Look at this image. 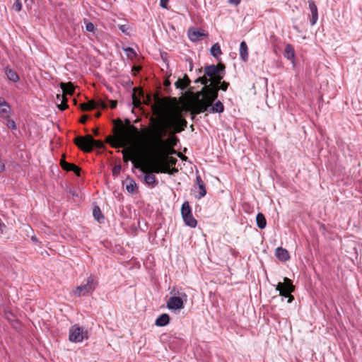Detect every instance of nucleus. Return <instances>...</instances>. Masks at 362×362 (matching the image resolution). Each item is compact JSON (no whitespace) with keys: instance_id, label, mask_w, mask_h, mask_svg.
<instances>
[{"instance_id":"f8f14e48","label":"nucleus","mask_w":362,"mask_h":362,"mask_svg":"<svg viewBox=\"0 0 362 362\" xmlns=\"http://www.w3.org/2000/svg\"><path fill=\"white\" fill-rule=\"evenodd\" d=\"M98 105H100L103 108H106L107 106V104L103 101H100L98 103H96L95 101L90 100L88 103H82L81 105V108L83 111H87V110L94 109V108L97 107Z\"/></svg>"},{"instance_id":"b1692460","label":"nucleus","mask_w":362,"mask_h":362,"mask_svg":"<svg viewBox=\"0 0 362 362\" xmlns=\"http://www.w3.org/2000/svg\"><path fill=\"white\" fill-rule=\"evenodd\" d=\"M5 74L7 78L13 82H17L19 80V76L17 73L11 69H6Z\"/></svg>"},{"instance_id":"f03ea898","label":"nucleus","mask_w":362,"mask_h":362,"mask_svg":"<svg viewBox=\"0 0 362 362\" xmlns=\"http://www.w3.org/2000/svg\"><path fill=\"white\" fill-rule=\"evenodd\" d=\"M225 66L221 64L210 65L205 67L206 76L198 78L195 82L204 85L202 98L197 99L191 110L192 115H197L206 111L209 107L218 97V86L223 78Z\"/></svg>"},{"instance_id":"0eeeda50","label":"nucleus","mask_w":362,"mask_h":362,"mask_svg":"<svg viewBox=\"0 0 362 362\" xmlns=\"http://www.w3.org/2000/svg\"><path fill=\"white\" fill-rule=\"evenodd\" d=\"M276 289L279 291L281 296L288 298V303L292 302L293 296L291 293L294 291L295 288L289 279L285 277L284 283L279 282L276 285Z\"/></svg>"},{"instance_id":"dca6fc26","label":"nucleus","mask_w":362,"mask_h":362,"mask_svg":"<svg viewBox=\"0 0 362 362\" xmlns=\"http://www.w3.org/2000/svg\"><path fill=\"white\" fill-rule=\"evenodd\" d=\"M190 83V80L188 76L185 74L183 78H178L175 83V86L177 88L180 90H185Z\"/></svg>"},{"instance_id":"5701e85b","label":"nucleus","mask_w":362,"mask_h":362,"mask_svg":"<svg viewBox=\"0 0 362 362\" xmlns=\"http://www.w3.org/2000/svg\"><path fill=\"white\" fill-rule=\"evenodd\" d=\"M122 154H123L124 161H125V162H127L129 160H132V162H133L134 160L137 161V162H141V163H147L148 162V161L139 160L136 158L132 159V156L134 155V152L130 149H124L122 151ZM132 163L134 164V163Z\"/></svg>"},{"instance_id":"20e7f679","label":"nucleus","mask_w":362,"mask_h":362,"mask_svg":"<svg viewBox=\"0 0 362 362\" xmlns=\"http://www.w3.org/2000/svg\"><path fill=\"white\" fill-rule=\"evenodd\" d=\"M134 166L136 168H140L142 172H150L155 173H168L170 175H174L178 172V170L175 168H170L167 166L166 164L161 165H141V162L134 160Z\"/></svg>"},{"instance_id":"412c9836","label":"nucleus","mask_w":362,"mask_h":362,"mask_svg":"<svg viewBox=\"0 0 362 362\" xmlns=\"http://www.w3.org/2000/svg\"><path fill=\"white\" fill-rule=\"evenodd\" d=\"M170 322V317L168 314L163 313L160 315L156 320L155 325L158 327L167 325Z\"/></svg>"},{"instance_id":"f3484780","label":"nucleus","mask_w":362,"mask_h":362,"mask_svg":"<svg viewBox=\"0 0 362 362\" xmlns=\"http://www.w3.org/2000/svg\"><path fill=\"white\" fill-rule=\"evenodd\" d=\"M10 106L8 104L4 101L0 103V117L3 119H8L10 116Z\"/></svg>"},{"instance_id":"7c9ffc66","label":"nucleus","mask_w":362,"mask_h":362,"mask_svg":"<svg viewBox=\"0 0 362 362\" xmlns=\"http://www.w3.org/2000/svg\"><path fill=\"white\" fill-rule=\"evenodd\" d=\"M93 216L95 217V218L98 221H99L100 218H103L102 212L98 206H95L93 209Z\"/></svg>"},{"instance_id":"7ed1b4c3","label":"nucleus","mask_w":362,"mask_h":362,"mask_svg":"<svg viewBox=\"0 0 362 362\" xmlns=\"http://www.w3.org/2000/svg\"><path fill=\"white\" fill-rule=\"evenodd\" d=\"M127 134L121 124L119 129L114 136H109L107 137V142L111 144L115 147H124L128 144H137L140 142L141 134L139 129L134 125L128 127Z\"/></svg>"},{"instance_id":"79ce46f5","label":"nucleus","mask_w":362,"mask_h":362,"mask_svg":"<svg viewBox=\"0 0 362 362\" xmlns=\"http://www.w3.org/2000/svg\"><path fill=\"white\" fill-rule=\"evenodd\" d=\"M76 168H73V170H71V171L74 172L78 176L80 175V172H81V169L80 168H78V166L76 165Z\"/></svg>"},{"instance_id":"cd10ccee","label":"nucleus","mask_w":362,"mask_h":362,"mask_svg":"<svg viewBox=\"0 0 362 362\" xmlns=\"http://www.w3.org/2000/svg\"><path fill=\"white\" fill-rule=\"evenodd\" d=\"M126 189L130 192L134 193L137 190L136 184L132 179L126 180Z\"/></svg>"},{"instance_id":"de8ad7c7","label":"nucleus","mask_w":362,"mask_h":362,"mask_svg":"<svg viewBox=\"0 0 362 362\" xmlns=\"http://www.w3.org/2000/svg\"><path fill=\"white\" fill-rule=\"evenodd\" d=\"M169 85H170V82H169L168 81H166L165 82V86H169Z\"/></svg>"},{"instance_id":"c03bdc74","label":"nucleus","mask_w":362,"mask_h":362,"mask_svg":"<svg viewBox=\"0 0 362 362\" xmlns=\"http://www.w3.org/2000/svg\"><path fill=\"white\" fill-rule=\"evenodd\" d=\"M87 119H88V117H87V116H86V115H85V116H83V117L81 119V122H82V123H85V122H86Z\"/></svg>"},{"instance_id":"6ab92c4d","label":"nucleus","mask_w":362,"mask_h":362,"mask_svg":"<svg viewBox=\"0 0 362 362\" xmlns=\"http://www.w3.org/2000/svg\"><path fill=\"white\" fill-rule=\"evenodd\" d=\"M240 57L244 62L248 59V48L245 41L241 42L240 45Z\"/></svg>"},{"instance_id":"09e8293b","label":"nucleus","mask_w":362,"mask_h":362,"mask_svg":"<svg viewBox=\"0 0 362 362\" xmlns=\"http://www.w3.org/2000/svg\"><path fill=\"white\" fill-rule=\"evenodd\" d=\"M100 116V112H97V113L95 114V117H99Z\"/></svg>"},{"instance_id":"9d476101","label":"nucleus","mask_w":362,"mask_h":362,"mask_svg":"<svg viewBox=\"0 0 362 362\" xmlns=\"http://www.w3.org/2000/svg\"><path fill=\"white\" fill-rule=\"evenodd\" d=\"M167 307L170 310H181L184 308V301L180 297L172 296L167 301Z\"/></svg>"},{"instance_id":"ea45409f","label":"nucleus","mask_w":362,"mask_h":362,"mask_svg":"<svg viewBox=\"0 0 362 362\" xmlns=\"http://www.w3.org/2000/svg\"><path fill=\"white\" fill-rule=\"evenodd\" d=\"M5 170V163L0 158V173H2Z\"/></svg>"},{"instance_id":"473e14b6","label":"nucleus","mask_w":362,"mask_h":362,"mask_svg":"<svg viewBox=\"0 0 362 362\" xmlns=\"http://www.w3.org/2000/svg\"><path fill=\"white\" fill-rule=\"evenodd\" d=\"M228 86H229L228 83H227L226 81H223V82L221 81L218 86V90L221 89L224 91H226L227 90Z\"/></svg>"},{"instance_id":"4468645a","label":"nucleus","mask_w":362,"mask_h":362,"mask_svg":"<svg viewBox=\"0 0 362 362\" xmlns=\"http://www.w3.org/2000/svg\"><path fill=\"white\" fill-rule=\"evenodd\" d=\"M56 103L61 110H64L68 107L67 98L63 93L62 94L57 95Z\"/></svg>"},{"instance_id":"6e6552de","label":"nucleus","mask_w":362,"mask_h":362,"mask_svg":"<svg viewBox=\"0 0 362 362\" xmlns=\"http://www.w3.org/2000/svg\"><path fill=\"white\" fill-rule=\"evenodd\" d=\"M181 214L184 222L187 226L191 228H195L197 226V221L192 214L191 208L188 202H185L182 204Z\"/></svg>"},{"instance_id":"a19ab883","label":"nucleus","mask_w":362,"mask_h":362,"mask_svg":"<svg viewBox=\"0 0 362 362\" xmlns=\"http://www.w3.org/2000/svg\"><path fill=\"white\" fill-rule=\"evenodd\" d=\"M168 1H160V6L162 7V8H168Z\"/></svg>"},{"instance_id":"bb28decb","label":"nucleus","mask_w":362,"mask_h":362,"mask_svg":"<svg viewBox=\"0 0 362 362\" xmlns=\"http://www.w3.org/2000/svg\"><path fill=\"white\" fill-rule=\"evenodd\" d=\"M284 56L289 60H293L295 57L294 49L292 45H287L285 47Z\"/></svg>"},{"instance_id":"2eb2a0df","label":"nucleus","mask_w":362,"mask_h":362,"mask_svg":"<svg viewBox=\"0 0 362 362\" xmlns=\"http://www.w3.org/2000/svg\"><path fill=\"white\" fill-rule=\"evenodd\" d=\"M309 8L311 13L310 24L314 25L318 19L317 8L314 1L310 3Z\"/></svg>"},{"instance_id":"49530a36","label":"nucleus","mask_w":362,"mask_h":362,"mask_svg":"<svg viewBox=\"0 0 362 362\" xmlns=\"http://www.w3.org/2000/svg\"><path fill=\"white\" fill-rule=\"evenodd\" d=\"M93 133L95 135H98V129H95L93 130Z\"/></svg>"},{"instance_id":"9b49d317","label":"nucleus","mask_w":362,"mask_h":362,"mask_svg":"<svg viewBox=\"0 0 362 362\" xmlns=\"http://www.w3.org/2000/svg\"><path fill=\"white\" fill-rule=\"evenodd\" d=\"M207 35L208 34L203 30H199L196 28H190L188 30V37L192 42L199 41L202 39V37H206Z\"/></svg>"},{"instance_id":"4c0bfd02","label":"nucleus","mask_w":362,"mask_h":362,"mask_svg":"<svg viewBox=\"0 0 362 362\" xmlns=\"http://www.w3.org/2000/svg\"><path fill=\"white\" fill-rule=\"evenodd\" d=\"M124 51L127 53L128 56H129L130 54L134 56L136 54L134 50L131 47L125 49Z\"/></svg>"},{"instance_id":"3c124183","label":"nucleus","mask_w":362,"mask_h":362,"mask_svg":"<svg viewBox=\"0 0 362 362\" xmlns=\"http://www.w3.org/2000/svg\"><path fill=\"white\" fill-rule=\"evenodd\" d=\"M139 69H140V68H139V67L136 68V70H137V71H139Z\"/></svg>"},{"instance_id":"a18cd8bd","label":"nucleus","mask_w":362,"mask_h":362,"mask_svg":"<svg viewBox=\"0 0 362 362\" xmlns=\"http://www.w3.org/2000/svg\"><path fill=\"white\" fill-rule=\"evenodd\" d=\"M240 1H230V3L234 4L235 6H238L239 4Z\"/></svg>"},{"instance_id":"f704fd0d","label":"nucleus","mask_w":362,"mask_h":362,"mask_svg":"<svg viewBox=\"0 0 362 362\" xmlns=\"http://www.w3.org/2000/svg\"><path fill=\"white\" fill-rule=\"evenodd\" d=\"M13 8L16 11H20L22 8V4L21 1H16L13 5Z\"/></svg>"},{"instance_id":"39448f33","label":"nucleus","mask_w":362,"mask_h":362,"mask_svg":"<svg viewBox=\"0 0 362 362\" xmlns=\"http://www.w3.org/2000/svg\"><path fill=\"white\" fill-rule=\"evenodd\" d=\"M76 145L84 152H90L94 147L101 148L103 143L99 140H95L91 135L86 136H77L74 139Z\"/></svg>"},{"instance_id":"1a4fd4ad","label":"nucleus","mask_w":362,"mask_h":362,"mask_svg":"<svg viewBox=\"0 0 362 362\" xmlns=\"http://www.w3.org/2000/svg\"><path fill=\"white\" fill-rule=\"evenodd\" d=\"M88 338L87 331L83 328L79 327L78 325H74L69 329V339L71 342L79 343L83 341V339Z\"/></svg>"},{"instance_id":"f257e3e1","label":"nucleus","mask_w":362,"mask_h":362,"mask_svg":"<svg viewBox=\"0 0 362 362\" xmlns=\"http://www.w3.org/2000/svg\"><path fill=\"white\" fill-rule=\"evenodd\" d=\"M153 113L156 119L151 117L153 123V133L155 141L153 146V158L141 165H161L163 162L167 166L175 165L177 160L174 157H169L170 148L163 139L168 132L172 134L180 132L187 127V122L183 118L181 111L173 109L166 98H156L151 106Z\"/></svg>"},{"instance_id":"aec40b11","label":"nucleus","mask_w":362,"mask_h":362,"mask_svg":"<svg viewBox=\"0 0 362 362\" xmlns=\"http://www.w3.org/2000/svg\"><path fill=\"white\" fill-rule=\"evenodd\" d=\"M60 88L62 90V93L66 95H72L74 92V87L71 83H60Z\"/></svg>"},{"instance_id":"58836bf2","label":"nucleus","mask_w":362,"mask_h":362,"mask_svg":"<svg viewBox=\"0 0 362 362\" xmlns=\"http://www.w3.org/2000/svg\"><path fill=\"white\" fill-rule=\"evenodd\" d=\"M133 97V103L135 107H138L141 104V102L139 99H137L134 95L132 96Z\"/></svg>"},{"instance_id":"393cba45","label":"nucleus","mask_w":362,"mask_h":362,"mask_svg":"<svg viewBox=\"0 0 362 362\" xmlns=\"http://www.w3.org/2000/svg\"><path fill=\"white\" fill-rule=\"evenodd\" d=\"M256 222H257V226L260 229H264L267 226V221H266L265 216L262 213L257 214V215L256 216Z\"/></svg>"},{"instance_id":"423d86ee","label":"nucleus","mask_w":362,"mask_h":362,"mask_svg":"<svg viewBox=\"0 0 362 362\" xmlns=\"http://www.w3.org/2000/svg\"><path fill=\"white\" fill-rule=\"evenodd\" d=\"M97 286V279L93 276H90L88 277L86 284H83L76 288L74 291V293L78 297L81 296H88L94 291Z\"/></svg>"},{"instance_id":"37998d69","label":"nucleus","mask_w":362,"mask_h":362,"mask_svg":"<svg viewBox=\"0 0 362 362\" xmlns=\"http://www.w3.org/2000/svg\"><path fill=\"white\" fill-rule=\"evenodd\" d=\"M110 107L112 109H114V108L116 107V106H117V101L116 100H110Z\"/></svg>"},{"instance_id":"c9c22d12","label":"nucleus","mask_w":362,"mask_h":362,"mask_svg":"<svg viewBox=\"0 0 362 362\" xmlns=\"http://www.w3.org/2000/svg\"><path fill=\"white\" fill-rule=\"evenodd\" d=\"M121 170V166L120 165H116L112 169V174L113 175H117Z\"/></svg>"},{"instance_id":"4be33fe9","label":"nucleus","mask_w":362,"mask_h":362,"mask_svg":"<svg viewBox=\"0 0 362 362\" xmlns=\"http://www.w3.org/2000/svg\"><path fill=\"white\" fill-rule=\"evenodd\" d=\"M146 175H144V181L145 182L151 185L152 187L156 186L158 184V182L156 180V177L154 175H153V173L150 172H144Z\"/></svg>"},{"instance_id":"e433bc0d","label":"nucleus","mask_w":362,"mask_h":362,"mask_svg":"<svg viewBox=\"0 0 362 362\" xmlns=\"http://www.w3.org/2000/svg\"><path fill=\"white\" fill-rule=\"evenodd\" d=\"M119 28L122 33L127 34V30L129 29L127 25H120Z\"/></svg>"},{"instance_id":"72a5a7b5","label":"nucleus","mask_w":362,"mask_h":362,"mask_svg":"<svg viewBox=\"0 0 362 362\" xmlns=\"http://www.w3.org/2000/svg\"><path fill=\"white\" fill-rule=\"evenodd\" d=\"M86 29L88 32L93 33L95 30V26L92 23L89 22L86 23Z\"/></svg>"},{"instance_id":"2f4dec72","label":"nucleus","mask_w":362,"mask_h":362,"mask_svg":"<svg viewBox=\"0 0 362 362\" xmlns=\"http://www.w3.org/2000/svg\"><path fill=\"white\" fill-rule=\"evenodd\" d=\"M6 121V125L7 126L8 128L11 129H16L17 127H16V122L10 119V117H8V119H5Z\"/></svg>"},{"instance_id":"c756f323","label":"nucleus","mask_w":362,"mask_h":362,"mask_svg":"<svg viewBox=\"0 0 362 362\" xmlns=\"http://www.w3.org/2000/svg\"><path fill=\"white\" fill-rule=\"evenodd\" d=\"M60 164H61L62 168L64 170H67V171H71V170H73V168L76 169L75 164L67 163L64 160H62Z\"/></svg>"},{"instance_id":"a211bd4d","label":"nucleus","mask_w":362,"mask_h":362,"mask_svg":"<svg viewBox=\"0 0 362 362\" xmlns=\"http://www.w3.org/2000/svg\"><path fill=\"white\" fill-rule=\"evenodd\" d=\"M276 257L282 262H286L289 259V254L286 249L277 247L275 252Z\"/></svg>"},{"instance_id":"a878e982","label":"nucleus","mask_w":362,"mask_h":362,"mask_svg":"<svg viewBox=\"0 0 362 362\" xmlns=\"http://www.w3.org/2000/svg\"><path fill=\"white\" fill-rule=\"evenodd\" d=\"M211 107V108L209 109V111L213 113H215V112L221 113L224 110L223 105L220 101H217L214 105H212V103H211L209 107Z\"/></svg>"},{"instance_id":"8fccbe9b","label":"nucleus","mask_w":362,"mask_h":362,"mask_svg":"<svg viewBox=\"0 0 362 362\" xmlns=\"http://www.w3.org/2000/svg\"><path fill=\"white\" fill-rule=\"evenodd\" d=\"M31 239H32V240H33V241H34V242H35V241L37 240V239H36V238H35V236H33V237L31 238Z\"/></svg>"},{"instance_id":"c85d7f7f","label":"nucleus","mask_w":362,"mask_h":362,"mask_svg":"<svg viewBox=\"0 0 362 362\" xmlns=\"http://www.w3.org/2000/svg\"><path fill=\"white\" fill-rule=\"evenodd\" d=\"M211 54L216 57L222 54L221 47L218 43H215L211 48Z\"/></svg>"},{"instance_id":"ddd939ff","label":"nucleus","mask_w":362,"mask_h":362,"mask_svg":"<svg viewBox=\"0 0 362 362\" xmlns=\"http://www.w3.org/2000/svg\"><path fill=\"white\" fill-rule=\"evenodd\" d=\"M196 185L198 188V199H201L204 197L206 194V185L204 181L202 180L201 176L199 175H197L196 177Z\"/></svg>"}]
</instances>
